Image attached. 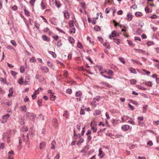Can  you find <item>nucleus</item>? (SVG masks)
Masks as SVG:
<instances>
[{"instance_id":"38","label":"nucleus","mask_w":159,"mask_h":159,"mask_svg":"<svg viewBox=\"0 0 159 159\" xmlns=\"http://www.w3.org/2000/svg\"><path fill=\"white\" fill-rule=\"evenodd\" d=\"M36 61V60L35 57H33L32 58H30V62H33Z\"/></svg>"},{"instance_id":"6","label":"nucleus","mask_w":159,"mask_h":159,"mask_svg":"<svg viewBox=\"0 0 159 159\" xmlns=\"http://www.w3.org/2000/svg\"><path fill=\"white\" fill-rule=\"evenodd\" d=\"M129 126L127 125H125L122 126V129L124 130H127L129 129Z\"/></svg>"},{"instance_id":"35","label":"nucleus","mask_w":159,"mask_h":159,"mask_svg":"<svg viewBox=\"0 0 159 159\" xmlns=\"http://www.w3.org/2000/svg\"><path fill=\"white\" fill-rule=\"evenodd\" d=\"M145 84L147 85L148 86L151 87L152 86V84L151 82L150 81H148L147 82L145 83Z\"/></svg>"},{"instance_id":"60","label":"nucleus","mask_w":159,"mask_h":159,"mask_svg":"<svg viewBox=\"0 0 159 159\" xmlns=\"http://www.w3.org/2000/svg\"><path fill=\"white\" fill-rule=\"evenodd\" d=\"M128 106L129 108L132 110H133L134 109V107L130 104H128Z\"/></svg>"},{"instance_id":"46","label":"nucleus","mask_w":159,"mask_h":159,"mask_svg":"<svg viewBox=\"0 0 159 159\" xmlns=\"http://www.w3.org/2000/svg\"><path fill=\"white\" fill-rule=\"evenodd\" d=\"M36 0H31L30 2V4L33 6L34 5V3L35 2Z\"/></svg>"},{"instance_id":"16","label":"nucleus","mask_w":159,"mask_h":159,"mask_svg":"<svg viewBox=\"0 0 159 159\" xmlns=\"http://www.w3.org/2000/svg\"><path fill=\"white\" fill-rule=\"evenodd\" d=\"M129 71H130V72L132 73L136 74L137 73V72L135 70L132 68H129Z\"/></svg>"},{"instance_id":"47","label":"nucleus","mask_w":159,"mask_h":159,"mask_svg":"<svg viewBox=\"0 0 159 159\" xmlns=\"http://www.w3.org/2000/svg\"><path fill=\"white\" fill-rule=\"evenodd\" d=\"M66 92L67 93H69L70 94H71L72 92V90L70 89H68L66 90Z\"/></svg>"},{"instance_id":"26","label":"nucleus","mask_w":159,"mask_h":159,"mask_svg":"<svg viewBox=\"0 0 159 159\" xmlns=\"http://www.w3.org/2000/svg\"><path fill=\"white\" fill-rule=\"evenodd\" d=\"M84 141V139L83 138H80V139L79 140V142H78V143H77V144L78 145L79 144H80L81 143H82Z\"/></svg>"},{"instance_id":"44","label":"nucleus","mask_w":159,"mask_h":159,"mask_svg":"<svg viewBox=\"0 0 159 159\" xmlns=\"http://www.w3.org/2000/svg\"><path fill=\"white\" fill-rule=\"evenodd\" d=\"M147 144L149 146H151L153 145V143L152 141H149L148 142Z\"/></svg>"},{"instance_id":"40","label":"nucleus","mask_w":159,"mask_h":159,"mask_svg":"<svg viewBox=\"0 0 159 159\" xmlns=\"http://www.w3.org/2000/svg\"><path fill=\"white\" fill-rule=\"evenodd\" d=\"M11 8L13 10L16 11L17 9V7L16 5H14L11 7Z\"/></svg>"},{"instance_id":"50","label":"nucleus","mask_w":159,"mask_h":159,"mask_svg":"<svg viewBox=\"0 0 159 159\" xmlns=\"http://www.w3.org/2000/svg\"><path fill=\"white\" fill-rule=\"evenodd\" d=\"M4 147V143H3L0 144V149H2Z\"/></svg>"},{"instance_id":"64","label":"nucleus","mask_w":159,"mask_h":159,"mask_svg":"<svg viewBox=\"0 0 159 159\" xmlns=\"http://www.w3.org/2000/svg\"><path fill=\"white\" fill-rule=\"evenodd\" d=\"M134 38V39L135 40H139V41H141V39L139 37H135Z\"/></svg>"},{"instance_id":"3","label":"nucleus","mask_w":159,"mask_h":159,"mask_svg":"<svg viewBox=\"0 0 159 159\" xmlns=\"http://www.w3.org/2000/svg\"><path fill=\"white\" fill-rule=\"evenodd\" d=\"M118 34L116 32V31H114L112 32L111 34L109 35V38L110 39H111L112 37L118 35Z\"/></svg>"},{"instance_id":"42","label":"nucleus","mask_w":159,"mask_h":159,"mask_svg":"<svg viewBox=\"0 0 159 159\" xmlns=\"http://www.w3.org/2000/svg\"><path fill=\"white\" fill-rule=\"evenodd\" d=\"M107 74L111 76L113 74V72L111 70H109L107 72Z\"/></svg>"},{"instance_id":"14","label":"nucleus","mask_w":159,"mask_h":159,"mask_svg":"<svg viewBox=\"0 0 159 159\" xmlns=\"http://www.w3.org/2000/svg\"><path fill=\"white\" fill-rule=\"evenodd\" d=\"M113 40L114 41V42L115 43H116L118 45L120 43V39H116L115 38L113 39Z\"/></svg>"},{"instance_id":"43","label":"nucleus","mask_w":159,"mask_h":159,"mask_svg":"<svg viewBox=\"0 0 159 159\" xmlns=\"http://www.w3.org/2000/svg\"><path fill=\"white\" fill-rule=\"evenodd\" d=\"M37 103L38 104L39 106H41V104L42 103V99H39Z\"/></svg>"},{"instance_id":"62","label":"nucleus","mask_w":159,"mask_h":159,"mask_svg":"<svg viewBox=\"0 0 159 159\" xmlns=\"http://www.w3.org/2000/svg\"><path fill=\"white\" fill-rule=\"evenodd\" d=\"M128 122L130 124H131L133 125H135V122H134V121L129 120L128 121Z\"/></svg>"},{"instance_id":"23","label":"nucleus","mask_w":159,"mask_h":159,"mask_svg":"<svg viewBox=\"0 0 159 159\" xmlns=\"http://www.w3.org/2000/svg\"><path fill=\"white\" fill-rule=\"evenodd\" d=\"M41 69L42 70H45L46 72H48V69L44 66H41Z\"/></svg>"},{"instance_id":"52","label":"nucleus","mask_w":159,"mask_h":159,"mask_svg":"<svg viewBox=\"0 0 159 159\" xmlns=\"http://www.w3.org/2000/svg\"><path fill=\"white\" fill-rule=\"evenodd\" d=\"M47 64L49 66H53L52 63L50 61H48L47 62Z\"/></svg>"},{"instance_id":"54","label":"nucleus","mask_w":159,"mask_h":159,"mask_svg":"<svg viewBox=\"0 0 159 159\" xmlns=\"http://www.w3.org/2000/svg\"><path fill=\"white\" fill-rule=\"evenodd\" d=\"M75 31V28H72L70 30V33H74Z\"/></svg>"},{"instance_id":"9","label":"nucleus","mask_w":159,"mask_h":159,"mask_svg":"<svg viewBox=\"0 0 159 159\" xmlns=\"http://www.w3.org/2000/svg\"><path fill=\"white\" fill-rule=\"evenodd\" d=\"M43 39L44 41H49L50 39H49L48 37L46 35H43L42 36Z\"/></svg>"},{"instance_id":"17","label":"nucleus","mask_w":159,"mask_h":159,"mask_svg":"<svg viewBox=\"0 0 159 159\" xmlns=\"http://www.w3.org/2000/svg\"><path fill=\"white\" fill-rule=\"evenodd\" d=\"M94 29L96 31H99L101 30L100 27L97 25L94 27Z\"/></svg>"},{"instance_id":"8","label":"nucleus","mask_w":159,"mask_h":159,"mask_svg":"<svg viewBox=\"0 0 159 159\" xmlns=\"http://www.w3.org/2000/svg\"><path fill=\"white\" fill-rule=\"evenodd\" d=\"M63 13H64V16L65 18L67 19L69 18V13L67 11H64Z\"/></svg>"},{"instance_id":"57","label":"nucleus","mask_w":159,"mask_h":159,"mask_svg":"<svg viewBox=\"0 0 159 159\" xmlns=\"http://www.w3.org/2000/svg\"><path fill=\"white\" fill-rule=\"evenodd\" d=\"M58 37H59L58 35L53 36H52V38L56 41L57 40Z\"/></svg>"},{"instance_id":"29","label":"nucleus","mask_w":159,"mask_h":159,"mask_svg":"<svg viewBox=\"0 0 159 159\" xmlns=\"http://www.w3.org/2000/svg\"><path fill=\"white\" fill-rule=\"evenodd\" d=\"M24 11L26 15L28 16H30V15L29 12L27 10H26L25 9H24Z\"/></svg>"},{"instance_id":"31","label":"nucleus","mask_w":159,"mask_h":159,"mask_svg":"<svg viewBox=\"0 0 159 159\" xmlns=\"http://www.w3.org/2000/svg\"><path fill=\"white\" fill-rule=\"evenodd\" d=\"M131 60L136 63H137L138 64H139V65H142V64L140 62V61L137 60H134L133 59H131Z\"/></svg>"},{"instance_id":"28","label":"nucleus","mask_w":159,"mask_h":159,"mask_svg":"<svg viewBox=\"0 0 159 159\" xmlns=\"http://www.w3.org/2000/svg\"><path fill=\"white\" fill-rule=\"evenodd\" d=\"M148 106L147 105H145L143 106V113H145L146 112V110H147V108Z\"/></svg>"},{"instance_id":"36","label":"nucleus","mask_w":159,"mask_h":159,"mask_svg":"<svg viewBox=\"0 0 159 159\" xmlns=\"http://www.w3.org/2000/svg\"><path fill=\"white\" fill-rule=\"evenodd\" d=\"M87 135V141H88V142H89L92 139V137L90 135Z\"/></svg>"},{"instance_id":"59","label":"nucleus","mask_w":159,"mask_h":159,"mask_svg":"<svg viewBox=\"0 0 159 159\" xmlns=\"http://www.w3.org/2000/svg\"><path fill=\"white\" fill-rule=\"evenodd\" d=\"M80 114L81 115H84L85 114V113L84 112L83 109H81L80 111Z\"/></svg>"},{"instance_id":"24","label":"nucleus","mask_w":159,"mask_h":159,"mask_svg":"<svg viewBox=\"0 0 159 159\" xmlns=\"http://www.w3.org/2000/svg\"><path fill=\"white\" fill-rule=\"evenodd\" d=\"M135 15L137 17H139L141 16L142 15V13L141 12H136L135 13Z\"/></svg>"},{"instance_id":"34","label":"nucleus","mask_w":159,"mask_h":159,"mask_svg":"<svg viewBox=\"0 0 159 159\" xmlns=\"http://www.w3.org/2000/svg\"><path fill=\"white\" fill-rule=\"evenodd\" d=\"M10 116V115L8 114H7L3 116H2V118L3 119H6L5 117H6V119H7Z\"/></svg>"},{"instance_id":"63","label":"nucleus","mask_w":159,"mask_h":159,"mask_svg":"<svg viewBox=\"0 0 159 159\" xmlns=\"http://www.w3.org/2000/svg\"><path fill=\"white\" fill-rule=\"evenodd\" d=\"M157 16L155 14L151 16V18L152 19H156L157 18Z\"/></svg>"},{"instance_id":"37","label":"nucleus","mask_w":159,"mask_h":159,"mask_svg":"<svg viewBox=\"0 0 159 159\" xmlns=\"http://www.w3.org/2000/svg\"><path fill=\"white\" fill-rule=\"evenodd\" d=\"M138 88L140 89L143 90H145L147 89L146 88L142 87L140 85H139Z\"/></svg>"},{"instance_id":"12","label":"nucleus","mask_w":159,"mask_h":159,"mask_svg":"<svg viewBox=\"0 0 159 159\" xmlns=\"http://www.w3.org/2000/svg\"><path fill=\"white\" fill-rule=\"evenodd\" d=\"M56 144V142L54 141H52V143H51V149H53L55 148V145Z\"/></svg>"},{"instance_id":"27","label":"nucleus","mask_w":159,"mask_h":159,"mask_svg":"<svg viewBox=\"0 0 159 159\" xmlns=\"http://www.w3.org/2000/svg\"><path fill=\"white\" fill-rule=\"evenodd\" d=\"M91 129L93 132H95L97 131V129L94 127L93 125H92V124H91Z\"/></svg>"},{"instance_id":"32","label":"nucleus","mask_w":159,"mask_h":159,"mask_svg":"<svg viewBox=\"0 0 159 159\" xmlns=\"http://www.w3.org/2000/svg\"><path fill=\"white\" fill-rule=\"evenodd\" d=\"M20 72L21 73H23L25 71V68L23 66H21L20 67Z\"/></svg>"},{"instance_id":"58","label":"nucleus","mask_w":159,"mask_h":159,"mask_svg":"<svg viewBox=\"0 0 159 159\" xmlns=\"http://www.w3.org/2000/svg\"><path fill=\"white\" fill-rule=\"evenodd\" d=\"M122 137V135L120 134H116L115 136V138H118L120 137Z\"/></svg>"},{"instance_id":"13","label":"nucleus","mask_w":159,"mask_h":159,"mask_svg":"<svg viewBox=\"0 0 159 159\" xmlns=\"http://www.w3.org/2000/svg\"><path fill=\"white\" fill-rule=\"evenodd\" d=\"M48 52L50 54L52 55V57L54 58H55L56 57V54L55 53V52H52L49 51H48Z\"/></svg>"},{"instance_id":"45","label":"nucleus","mask_w":159,"mask_h":159,"mask_svg":"<svg viewBox=\"0 0 159 159\" xmlns=\"http://www.w3.org/2000/svg\"><path fill=\"white\" fill-rule=\"evenodd\" d=\"M11 43L13 45H14L15 46H16V43L15 40H11Z\"/></svg>"},{"instance_id":"53","label":"nucleus","mask_w":159,"mask_h":159,"mask_svg":"<svg viewBox=\"0 0 159 159\" xmlns=\"http://www.w3.org/2000/svg\"><path fill=\"white\" fill-rule=\"evenodd\" d=\"M117 14L118 15H121L123 14V11L122 10H120L117 11Z\"/></svg>"},{"instance_id":"61","label":"nucleus","mask_w":159,"mask_h":159,"mask_svg":"<svg viewBox=\"0 0 159 159\" xmlns=\"http://www.w3.org/2000/svg\"><path fill=\"white\" fill-rule=\"evenodd\" d=\"M9 93L13 94V90L12 88H11L9 90Z\"/></svg>"},{"instance_id":"15","label":"nucleus","mask_w":159,"mask_h":159,"mask_svg":"<svg viewBox=\"0 0 159 159\" xmlns=\"http://www.w3.org/2000/svg\"><path fill=\"white\" fill-rule=\"evenodd\" d=\"M11 74L13 76V77L15 78H16V75H17V73L13 70H11Z\"/></svg>"},{"instance_id":"49","label":"nucleus","mask_w":159,"mask_h":159,"mask_svg":"<svg viewBox=\"0 0 159 159\" xmlns=\"http://www.w3.org/2000/svg\"><path fill=\"white\" fill-rule=\"evenodd\" d=\"M95 113L96 114V115H98L100 114L101 111L99 110H97L95 111Z\"/></svg>"},{"instance_id":"4","label":"nucleus","mask_w":159,"mask_h":159,"mask_svg":"<svg viewBox=\"0 0 159 159\" xmlns=\"http://www.w3.org/2000/svg\"><path fill=\"white\" fill-rule=\"evenodd\" d=\"M127 18L126 19L128 20V21H129L132 20L133 18V16L131 13H128L127 14Z\"/></svg>"},{"instance_id":"21","label":"nucleus","mask_w":159,"mask_h":159,"mask_svg":"<svg viewBox=\"0 0 159 159\" xmlns=\"http://www.w3.org/2000/svg\"><path fill=\"white\" fill-rule=\"evenodd\" d=\"M134 50H137V52H139L140 53H144L145 52V51L141 49H134Z\"/></svg>"},{"instance_id":"2","label":"nucleus","mask_w":159,"mask_h":159,"mask_svg":"<svg viewBox=\"0 0 159 159\" xmlns=\"http://www.w3.org/2000/svg\"><path fill=\"white\" fill-rule=\"evenodd\" d=\"M52 123L53 126L55 128H57L58 126V122L56 118H54L52 120Z\"/></svg>"},{"instance_id":"1","label":"nucleus","mask_w":159,"mask_h":159,"mask_svg":"<svg viewBox=\"0 0 159 159\" xmlns=\"http://www.w3.org/2000/svg\"><path fill=\"white\" fill-rule=\"evenodd\" d=\"M75 96L77 97L76 99L79 101L81 100V97L82 96V93L80 91L76 92Z\"/></svg>"},{"instance_id":"33","label":"nucleus","mask_w":159,"mask_h":159,"mask_svg":"<svg viewBox=\"0 0 159 159\" xmlns=\"http://www.w3.org/2000/svg\"><path fill=\"white\" fill-rule=\"evenodd\" d=\"M51 97L50 98L51 100L52 101H54L55 99V98L56 97L55 96H54L53 94H52L50 96Z\"/></svg>"},{"instance_id":"41","label":"nucleus","mask_w":159,"mask_h":159,"mask_svg":"<svg viewBox=\"0 0 159 159\" xmlns=\"http://www.w3.org/2000/svg\"><path fill=\"white\" fill-rule=\"evenodd\" d=\"M119 59L120 61L123 63L124 64H125V61L124 58L122 57H120L119 58Z\"/></svg>"},{"instance_id":"30","label":"nucleus","mask_w":159,"mask_h":159,"mask_svg":"<svg viewBox=\"0 0 159 159\" xmlns=\"http://www.w3.org/2000/svg\"><path fill=\"white\" fill-rule=\"evenodd\" d=\"M130 82L131 84H136L137 81L134 79H132L130 80Z\"/></svg>"},{"instance_id":"19","label":"nucleus","mask_w":159,"mask_h":159,"mask_svg":"<svg viewBox=\"0 0 159 159\" xmlns=\"http://www.w3.org/2000/svg\"><path fill=\"white\" fill-rule=\"evenodd\" d=\"M41 7L42 10H44L46 7V6L43 1H42L41 3Z\"/></svg>"},{"instance_id":"56","label":"nucleus","mask_w":159,"mask_h":159,"mask_svg":"<svg viewBox=\"0 0 159 159\" xmlns=\"http://www.w3.org/2000/svg\"><path fill=\"white\" fill-rule=\"evenodd\" d=\"M110 11V9L109 8H107L105 10V12L107 13H109Z\"/></svg>"},{"instance_id":"20","label":"nucleus","mask_w":159,"mask_h":159,"mask_svg":"<svg viewBox=\"0 0 159 159\" xmlns=\"http://www.w3.org/2000/svg\"><path fill=\"white\" fill-rule=\"evenodd\" d=\"M22 111L25 112L26 111L27 109L25 106H22L20 107Z\"/></svg>"},{"instance_id":"25","label":"nucleus","mask_w":159,"mask_h":159,"mask_svg":"<svg viewBox=\"0 0 159 159\" xmlns=\"http://www.w3.org/2000/svg\"><path fill=\"white\" fill-rule=\"evenodd\" d=\"M74 22L73 20H70V21H69V25L70 27H73L74 26Z\"/></svg>"},{"instance_id":"48","label":"nucleus","mask_w":159,"mask_h":159,"mask_svg":"<svg viewBox=\"0 0 159 159\" xmlns=\"http://www.w3.org/2000/svg\"><path fill=\"white\" fill-rule=\"evenodd\" d=\"M56 29L57 30H58L59 32L63 33H65V32L62 30L59 29V28L58 27H56Z\"/></svg>"},{"instance_id":"51","label":"nucleus","mask_w":159,"mask_h":159,"mask_svg":"<svg viewBox=\"0 0 159 159\" xmlns=\"http://www.w3.org/2000/svg\"><path fill=\"white\" fill-rule=\"evenodd\" d=\"M130 102L132 103L135 105H138V103L137 102L134 101L133 100H130Z\"/></svg>"},{"instance_id":"5","label":"nucleus","mask_w":159,"mask_h":159,"mask_svg":"<svg viewBox=\"0 0 159 159\" xmlns=\"http://www.w3.org/2000/svg\"><path fill=\"white\" fill-rule=\"evenodd\" d=\"M46 146V142L44 141L40 143L39 145V148L42 149L44 148Z\"/></svg>"},{"instance_id":"11","label":"nucleus","mask_w":159,"mask_h":159,"mask_svg":"<svg viewBox=\"0 0 159 159\" xmlns=\"http://www.w3.org/2000/svg\"><path fill=\"white\" fill-rule=\"evenodd\" d=\"M61 39H59L57 42V46L58 47H60L62 45V43H61Z\"/></svg>"},{"instance_id":"10","label":"nucleus","mask_w":159,"mask_h":159,"mask_svg":"<svg viewBox=\"0 0 159 159\" xmlns=\"http://www.w3.org/2000/svg\"><path fill=\"white\" fill-rule=\"evenodd\" d=\"M55 5L58 8H60L61 5L60 2L59 1H57V0L55 1Z\"/></svg>"},{"instance_id":"39","label":"nucleus","mask_w":159,"mask_h":159,"mask_svg":"<svg viewBox=\"0 0 159 159\" xmlns=\"http://www.w3.org/2000/svg\"><path fill=\"white\" fill-rule=\"evenodd\" d=\"M18 83L19 84H23V79L21 77L19 80L18 81Z\"/></svg>"},{"instance_id":"7","label":"nucleus","mask_w":159,"mask_h":159,"mask_svg":"<svg viewBox=\"0 0 159 159\" xmlns=\"http://www.w3.org/2000/svg\"><path fill=\"white\" fill-rule=\"evenodd\" d=\"M68 39L69 42L71 44H73L75 43V40L74 38L71 37L69 36L68 38Z\"/></svg>"},{"instance_id":"18","label":"nucleus","mask_w":159,"mask_h":159,"mask_svg":"<svg viewBox=\"0 0 159 159\" xmlns=\"http://www.w3.org/2000/svg\"><path fill=\"white\" fill-rule=\"evenodd\" d=\"M36 116L35 114H32L30 116V118L32 120H34L36 117Z\"/></svg>"},{"instance_id":"22","label":"nucleus","mask_w":159,"mask_h":159,"mask_svg":"<svg viewBox=\"0 0 159 159\" xmlns=\"http://www.w3.org/2000/svg\"><path fill=\"white\" fill-rule=\"evenodd\" d=\"M154 43L152 41H148L147 43V45L149 46L152 45L154 44Z\"/></svg>"},{"instance_id":"55","label":"nucleus","mask_w":159,"mask_h":159,"mask_svg":"<svg viewBox=\"0 0 159 159\" xmlns=\"http://www.w3.org/2000/svg\"><path fill=\"white\" fill-rule=\"evenodd\" d=\"M29 100V98L27 96H26L25 97V98L24 99V101L25 102H27Z\"/></svg>"}]
</instances>
